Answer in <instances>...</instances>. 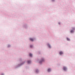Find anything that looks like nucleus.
I'll return each mask as SVG.
<instances>
[{
  "label": "nucleus",
  "mask_w": 75,
  "mask_h": 75,
  "mask_svg": "<svg viewBox=\"0 0 75 75\" xmlns=\"http://www.w3.org/2000/svg\"><path fill=\"white\" fill-rule=\"evenodd\" d=\"M30 40L31 41H34V39L32 38H30Z\"/></svg>",
  "instance_id": "f257e3e1"
},
{
  "label": "nucleus",
  "mask_w": 75,
  "mask_h": 75,
  "mask_svg": "<svg viewBox=\"0 0 75 75\" xmlns=\"http://www.w3.org/2000/svg\"><path fill=\"white\" fill-rule=\"evenodd\" d=\"M63 54V52H59V54L60 55H62Z\"/></svg>",
  "instance_id": "f03ea898"
},
{
  "label": "nucleus",
  "mask_w": 75,
  "mask_h": 75,
  "mask_svg": "<svg viewBox=\"0 0 75 75\" xmlns=\"http://www.w3.org/2000/svg\"><path fill=\"white\" fill-rule=\"evenodd\" d=\"M47 71L48 72H50V71H51V69H48L47 70Z\"/></svg>",
  "instance_id": "7ed1b4c3"
},
{
  "label": "nucleus",
  "mask_w": 75,
  "mask_h": 75,
  "mask_svg": "<svg viewBox=\"0 0 75 75\" xmlns=\"http://www.w3.org/2000/svg\"><path fill=\"white\" fill-rule=\"evenodd\" d=\"M63 69H64V70H66L67 69V68L65 67H63Z\"/></svg>",
  "instance_id": "20e7f679"
},
{
  "label": "nucleus",
  "mask_w": 75,
  "mask_h": 75,
  "mask_svg": "<svg viewBox=\"0 0 75 75\" xmlns=\"http://www.w3.org/2000/svg\"><path fill=\"white\" fill-rule=\"evenodd\" d=\"M31 62V61H28V64H30Z\"/></svg>",
  "instance_id": "39448f33"
},
{
  "label": "nucleus",
  "mask_w": 75,
  "mask_h": 75,
  "mask_svg": "<svg viewBox=\"0 0 75 75\" xmlns=\"http://www.w3.org/2000/svg\"><path fill=\"white\" fill-rule=\"evenodd\" d=\"M67 41H70V39H69L68 38H67Z\"/></svg>",
  "instance_id": "423d86ee"
},
{
  "label": "nucleus",
  "mask_w": 75,
  "mask_h": 75,
  "mask_svg": "<svg viewBox=\"0 0 75 75\" xmlns=\"http://www.w3.org/2000/svg\"><path fill=\"white\" fill-rule=\"evenodd\" d=\"M29 55H30V57H32V54H31L30 53L29 54Z\"/></svg>",
  "instance_id": "0eeeda50"
},
{
  "label": "nucleus",
  "mask_w": 75,
  "mask_h": 75,
  "mask_svg": "<svg viewBox=\"0 0 75 75\" xmlns=\"http://www.w3.org/2000/svg\"><path fill=\"white\" fill-rule=\"evenodd\" d=\"M74 32V30H71V33H73Z\"/></svg>",
  "instance_id": "6e6552de"
},
{
  "label": "nucleus",
  "mask_w": 75,
  "mask_h": 75,
  "mask_svg": "<svg viewBox=\"0 0 75 75\" xmlns=\"http://www.w3.org/2000/svg\"><path fill=\"white\" fill-rule=\"evenodd\" d=\"M30 48H32V47H33V46H32V45H30Z\"/></svg>",
  "instance_id": "1a4fd4ad"
},
{
  "label": "nucleus",
  "mask_w": 75,
  "mask_h": 75,
  "mask_svg": "<svg viewBox=\"0 0 75 75\" xmlns=\"http://www.w3.org/2000/svg\"><path fill=\"white\" fill-rule=\"evenodd\" d=\"M48 46H49V48H50V47H51V46H50V45H48Z\"/></svg>",
  "instance_id": "9d476101"
},
{
  "label": "nucleus",
  "mask_w": 75,
  "mask_h": 75,
  "mask_svg": "<svg viewBox=\"0 0 75 75\" xmlns=\"http://www.w3.org/2000/svg\"><path fill=\"white\" fill-rule=\"evenodd\" d=\"M43 61H44V59L42 60V61H41V62H43Z\"/></svg>",
  "instance_id": "9b49d317"
},
{
  "label": "nucleus",
  "mask_w": 75,
  "mask_h": 75,
  "mask_svg": "<svg viewBox=\"0 0 75 75\" xmlns=\"http://www.w3.org/2000/svg\"><path fill=\"white\" fill-rule=\"evenodd\" d=\"M73 30H74V28H73Z\"/></svg>",
  "instance_id": "f8f14e48"
}]
</instances>
